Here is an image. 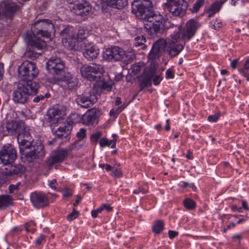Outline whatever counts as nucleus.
<instances>
[{"label":"nucleus","instance_id":"1","mask_svg":"<svg viewBox=\"0 0 249 249\" xmlns=\"http://www.w3.org/2000/svg\"><path fill=\"white\" fill-rule=\"evenodd\" d=\"M37 31H34L33 35L27 34L25 41L30 47L29 55L32 58L36 57L42 53V50L45 47L46 43L42 37L48 38L54 31V25L50 20L44 19L35 23Z\"/></svg>","mask_w":249,"mask_h":249},{"label":"nucleus","instance_id":"2","mask_svg":"<svg viewBox=\"0 0 249 249\" xmlns=\"http://www.w3.org/2000/svg\"><path fill=\"white\" fill-rule=\"evenodd\" d=\"M39 88V85L36 82L20 80L12 93V100L16 103L24 104L29 95L37 93Z\"/></svg>","mask_w":249,"mask_h":249},{"label":"nucleus","instance_id":"3","mask_svg":"<svg viewBox=\"0 0 249 249\" xmlns=\"http://www.w3.org/2000/svg\"><path fill=\"white\" fill-rule=\"evenodd\" d=\"M132 9L137 18L142 21L143 23L153 12L152 2L150 0H134Z\"/></svg>","mask_w":249,"mask_h":249},{"label":"nucleus","instance_id":"4","mask_svg":"<svg viewBox=\"0 0 249 249\" xmlns=\"http://www.w3.org/2000/svg\"><path fill=\"white\" fill-rule=\"evenodd\" d=\"M18 74L21 80L33 81L38 73L36 65L31 61H24L18 68Z\"/></svg>","mask_w":249,"mask_h":249},{"label":"nucleus","instance_id":"5","mask_svg":"<svg viewBox=\"0 0 249 249\" xmlns=\"http://www.w3.org/2000/svg\"><path fill=\"white\" fill-rule=\"evenodd\" d=\"M164 9L175 17H183L187 9L188 3L184 0H166Z\"/></svg>","mask_w":249,"mask_h":249},{"label":"nucleus","instance_id":"6","mask_svg":"<svg viewBox=\"0 0 249 249\" xmlns=\"http://www.w3.org/2000/svg\"><path fill=\"white\" fill-rule=\"evenodd\" d=\"M82 77L90 81H98L104 72L103 67L96 63L91 65H84L80 69Z\"/></svg>","mask_w":249,"mask_h":249},{"label":"nucleus","instance_id":"7","mask_svg":"<svg viewBox=\"0 0 249 249\" xmlns=\"http://www.w3.org/2000/svg\"><path fill=\"white\" fill-rule=\"evenodd\" d=\"M46 68L48 72L54 77L65 73V63L60 57L52 56L46 63Z\"/></svg>","mask_w":249,"mask_h":249},{"label":"nucleus","instance_id":"8","mask_svg":"<svg viewBox=\"0 0 249 249\" xmlns=\"http://www.w3.org/2000/svg\"><path fill=\"white\" fill-rule=\"evenodd\" d=\"M165 20L163 16L160 14L153 12L148 18L144 22V28L151 33H156L160 31L161 28L164 27Z\"/></svg>","mask_w":249,"mask_h":249},{"label":"nucleus","instance_id":"9","mask_svg":"<svg viewBox=\"0 0 249 249\" xmlns=\"http://www.w3.org/2000/svg\"><path fill=\"white\" fill-rule=\"evenodd\" d=\"M17 158V151L12 145H4L0 150V161L4 165L12 164Z\"/></svg>","mask_w":249,"mask_h":249},{"label":"nucleus","instance_id":"10","mask_svg":"<svg viewBox=\"0 0 249 249\" xmlns=\"http://www.w3.org/2000/svg\"><path fill=\"white\" fill-rule=\"evenodd\" d=\"M200 26V23L193 19L188 21L183 30L181 31L182 40L187 41L190 39L195 36L197 30Z\"/></svg>","mask_w":249,"mask_h":249},{"label":"nucleus","instance_id":"11","mask_svg":"<svg viewBox=\"0 0 249 249\" xmlns=\"http://www.w3.org/2000/svg\"><path fill=\"white\" fill-rule=\"evenodd\" d=\"M125 55V51L117 46L107 48L103 53V56L106 60L115 61L122 59Z\"/></svg>","mask_w":249,"mask_h":249},{"label":"nucleus","instance_id":"12","mask_svg":"<svg viewBox=\"0 0 249 249\" xmlns=\"http://www.w3.org/2000/svg\"><path fill=\"white\" fill-rule=\"evenodd\" d=\"M32 204L36 209H41L49 206L50 201L47 196L40 192H34L30 195Z\"/></svg>","mask_w":249,"mask_h":249},{"label":"nucleus","instance_id":"13","mask_svg":"<svg viewBox=\"0 0 249 249\" xmlns=\"http://www.w3.org/2000/svg\"><path fill=\"white\" fill-rule=\"evenodd\" d=\"M80 50H82L84 56L89 61L97 58L99 53V50L94 46L92 45L89 40H85L83 42H81Z\"/></svg>","mask_w":249,"mask_h":249},{"label":"nucleus","instance_id":"14","mask_svg":"<svg viewBox=\"0 0 249 249\" xmlns=\"http://www.w3.org/2000/svg\"><path fill=\"white\" fill-rule=\"evenodd\" d=\"M167 44L166 41L164 39L161 38L158 40L153 45L148 56V59L153 61L159 58L162 53L165 51Z\"/></svg>","mask_w":249,"mask_h":249},{"label":"nucleus","instance_id":"15","mask_svg":"<svg viewBox=\"0 0 249 249\" xmlns=\"http://www.w3.org/2000/svg\"><path fill=\"white\" fill-rule=\"evenodd\" d=\"M68 149L54 151L46 160V165L49 168H51L54 164L62 162L68 155Z\"/></svg>","mask_w":249,"mask_h":249},{"label":"nucleus","instance_id":"16","mask_svg":"<svg viewBox=\"0 0 249 249\" xmlns=\"http://www.w3.org/2000/svg\"><path fill=\"white\" fill-rule=\"evenodd\" d=\"M19 9V6L11 0H7L0 5V14L7 18H12Z\"/></svg>","mask_w":249,"mask_h":249},{"label":"nucleus","instance_id":"17","mask_svg":"<svg viewBox=\"0 0 249 249\" xmlns=\"http://www.w3.org/2000/svg\"><path fill=\"white\" fill-rule=\"evenodd\" d=\"M97 101L96 95L93 92H89L88 95L84 93L79 95L77 99V104L84 108H89Z\"/></svg>","mask_w":249,"mask_h":249},{"label":"nucleus","instance_id":"18","mask_svg":"<svg viewBox=\"0 0 249 249\" xmlns=\"http://www.w3.org/2000/svg\"><path fill=\"white\" fill-rule=\"evenodd\" d=\"M61 111L57 108L50 109L46 115L45 119L46 121L51 124V127L60 123L63 120L61 116Z\"/></svg>","mask_w":249,"mask_h":249},{"label":"nucleus","instance_id":"19","mask_svg":"<svg viewBox=\"0 0 249 249\" xmlns=\"http://www.w3.org/2000/svg\"><path fill=\"white\" fill-rule=\"evenodd\" d=\"M55 126H57L55 124L51 127L52 131L58 138H66L71 133L72 127L68 123L67 124L65 123L63 124L57 128L55 127Z\"/></svg>","mask_w":249,"mask_h":249},{"label":"nucleus","instance_id":"20","mask_svg":"<svg viewBox=\"0 0 249 249\" xmlns=\"http://www.w3.org/2000/svg\"><path fill=\"white\" fill-rule=\"evenodd\" d=\"M99 110L96 108L89 109L82 117L81 122L87 125H93L96 122L97 113Z\"/></svg>","mask_w":249,"mask_h":249},{"label":"nucleus","instance_id":"21","mask_svg":"<svg viewBox=\"0 0 249 249\" xmlns=\"http://www.w3.org/2000/svg\"><path fill=\"white\" fill-rule=\"evenodd\" d=\"M81 42H78L77 39H76L75 34L73 36L62 39L63 46L69 50H80Z\"/></svg>","mask_w":249,"mask_h":249},{"label":"nucleus","instance_id":"22","mask_svg":"<svg viewBox=\"0 0 249 249\" xmlns=\"http://www.w3.org/2000/svg\"><path fill=\"white\" fill-rule=\"evenodd\" d=\"M71 11L75 14L83 17L90 12L91 7L88 2L84 3L76 7H70Z\"/></svg>","mask_w":249,"mask_h":249},{"label":"nucleus","instance_id":"23","mask_svg":"<svg viewBox=\"0 0 249 249\" xmlns=\"http://www.w3.org/2000/svg\"><path fill=\"white\" fill-rule=\"evenodd\" d=\"M63 75L60 79L64 83L65 86H67L70 89H74L77 87L78 80L76 77L69 73Z\"/></svg>","mask_w":249,"mask_h":249},{"label":"nucleus","instance_id":"24","mask_svg":"<svg viewBox=\"0 0 249 249\" xmlns=\"http://www.w3.org/2000/svg\"><path fill=\"white\" fill-rule=\"evenodd\" d=\"M225 1L226 0L216 1L207 7L205 10V13L208 14V18H211L214 14L218 13Z\"/></svg>","mask_w":249,"mask_h":249},{"label":"nucleus","instance_id":"25","mask_svg":"<svg viewBox=\"0 0 249 249\" xmlns=\"http://www.w3.org/2000/svg\"><path fill=\"white\" fill-rule=\"evenodd\" d=\"M183 48L181 44L169 42L166 52L171 57H173L178 55Z\"/></svg>","mask_w":249,"mask_h":249},{"label":"nucleus","instance_id":"26","mask_svg":"<svg viewBox=\"0 0 249 249\" xmlns=\"http://www.w3.org/2000/svg\"><path fill=\"white\" fill-rule=\"evenodd\" d=\"M23 125H24V123L22 121H11L6 124L5 128L9 133H13L14 131L18 133L21 130V128L23 127Z\"/></svg>","mask_w":249,"mask_h":249},{"label":"nucleus","instance_id":"27","mask_svg":"<svg viewBox=\"0 0 249 249\" xmlns=\"http://www.w3.org/2000/svg\"><path fill=\"white\" fill-rule=\"evenodd\" d=\"M26 168L21 164L11 165L8 170L6 172L7 175H21L24 173Z\"/></svg>","mask_w":249,"mask_h":249},{"label":"nucleus","instance_id":"28","mask_svg":"<svg viewBox=\"0 0 249 249\" xmlns=\"http://www.w3.org/2000/svg\"><path fill=\"white\" fill-rule=\"evenodd\" d=\"M17 140L19 145V150L21 153L24 152L26 150H30L34 145H32V140H25L20 135L17 137Z\"/></svg>","mask_w":249,"mask_h":249},{"label":"nucleus","instance_id":"29","mask_svg":"<svg viewBox=\"0 0 249 249\" xmlns=\"http://www.w3.org/2000/svg\"><path fill=\"white\" fill-rule=\"evenodd\" d=\"M108 6L117 9H121L128 4L127 0H102Z\"/></svg>","mask_w":249,"mask_h":249},{"label":"nucleus","instance_id":"30","mask_svg":"<svg viewBox=\"0 0 249 249\" xmlns=\"http://www.w3.org/2000/svg\"><path fill=\"white\" fill-rule=\"evenodd\" d=\"M21 158L24 159V162H32L36 159H38L36 156V152L32 149L26 150L24 152L21 153Z\"/></svg>","mask_w":249,"mask_h":249},{"label":"nucleus","instance_id":"31","mask_svg":"<svg viewBox=\"0 0 249 249\" xmlns=\"http://www.w3.org/2000/svg\"><path fill=\"white\" fill-rule=\"evenodd\" d=\"M13 199L9 195L0 196V208L5 209L12 204Z\"/></svg>","mask_w":249,"mask_h":249},{"label":"nucleus","instance_id":"32","mask_svg":"<svg viewBox=\"0 0 249 249\" xmlns=\"http://www.w3.org/2000/svg\"><path fill=\"white\" fill-rule=\"evenodd\" d=\"M146 38L143 36H138L135 37L134 45L136 47H140L142 50L146 49L147 46L144 43L146 42Z\"/></svg>","mask_w":249,"mask_h":249},{"label":"nucleus","instance_id":"33","mask_svg":"<svg viewBox=\"0 0 249 249\" xmlns=\"http://www.w3.org/2000/svg\"><path fill=\"white\" fill-rule=\"evenodd\" d=\"M31 149L36 152V156L38 159L43 157L45 155L44 145L41 143L34 145Z\"/></svg>","mask_w":249,"mask_h":249},{"label":"nucleus","instance_id":"34","mask_svg":"<svg viewBox=\"0 0 249 249\" xmlns=\"http://www.w3.org/2000/svg\"><path fill=\"white\" fill-rule=\"evenodd\" d=\"M75 32L74 29L72 27L67 26L63 29L60 33L62 39L65 38H69V37L73 36L74 35Z\"/></svg>","mask_w":249,"mask_h":249},{"label":"nucleus","instance_id":"35","mask_svg":"<svg viewBox=\"0 0 249 249\" xmlns=\"http://www.w3.org/2000/svg\"><path fill=\"white\" fill-rule=\"evenodd\" d=\"M116 140L113 139L112 140L109 141L108 139L105 138H103L100 139L99 142V144L101 147H105L106 146H110L111 148H114L116 145Z\"/></svg>","mask_w":249,"mask_h":249},{"label":"nucleus","instance_id":"36","mask_svg":"<svg viewBox=\"0 0 249 249\" xmlns=\"http://www.w3.org/2000/svg\"><path fill=\"white\" fill-rule=\"evenodd\" d=\"M164 229V223L162 220L157 221L152 227L153 231L156 234L160 233Z\"/></svg>","mask_w":249,"mask_h":249},{"label":"nucleus","instance_id":"37","mask_svg":"<svg viewBox=\"0 0 249 249\" xmlns=\"http://www.w3.org/2000/svg\"><path fill=\"white\" fill-rule=\"evenodd\" d=\"M131 72L134 75L139 73L140 71L144 70V66L143 63L139 62L131 66Z\"/></svg>","mask_w":249,"mask_h":249},{"label":"nucleus","instance_id":"38","mask_svg":"<svg viewBox=\"0 0 249 249\" xmlns=\"http://www.w3.org/2000/svg\"><path fill=\"white\" fill-rule=\"evenodd\" d=\"M240 72L247 78V81H249V58L245 62L243 67L240 71Z\"/></svg>","mask_w":249,"mask_h":249},{"label":"nucleus","instance_id":"39","mask_svg":"<svg viewBox=\"0 0 249 249\" xmlns=\"http://www.w3.org/2000/svg\"><path fill=\"white\" fill-rule=\"evenodd\" d=\"M155 74L154 71H152L149 77L144 78L141 83V86L144 88L150 86L151 85V80L154 77Z\"/></svg>","mask_w":249,"mask_h":249},{"label":"nucleus","instance_id":"40","mask_svg":"<svg viewBox=\"0 0 249 249\" xmlns=\"http://www.w3.org/2000/svg\"><path fill=\"white\" fill-rule=\"evenodd\" d=\"M75 36L78 42H84L85 40H88L86 38V34L84 29H79Z\"/></svg>","mask_w":249,"mask_h":249},{"label":"nucleus","instance_id":"41","mask_svg":"<svg viewBox=\"0 0 249 249\" xmlns=\"http://www.w3.org/2000/svg\"><path fill=\"white\" fill-rule=\"evenodd\" d=\"M205 3V0H196L194 4L193 7L190 9L193 13L197 12L199 9L202 7Z\"/></svg>","mask_w":249,"mask_h":249},{"label":"nucleus","instance_id":"42","mask_svg":"<svg viewBox=\"0 0 249 249\" xmlns=\"http://www.w3.org/2000/svg\"><path fill=\"white\" fill-rule=\"evenodd\" d=\"M184 207L189 210L194 209L196 207L195 202L190 198H186L183 201Z\"/></svg>","mask_w":249,"mask_h":249},{"label":"nucleus","instance_id":"43","mask_svg":"<svg viewBox=\"0 0 249 249\" xmlns=\"http://www.w3.org/2000/svg\"><path fill=\"white\" fill-rule=\"evenodd\" d=\"M17 133H18V137H19L21 135L23 137V139L25 140H32L30 134L29 132L26 130L24 125H23V127L21 128V130L18 132Z\"/></svg>","mask_w":249,"mask_h":249},{"label":"nucleus","instance_id":"44","mask_svg":"<svg viewBox=\"0 0 249 249\" xmlns=\"http://www.w3.org/2000/svg\"><path fill=\"white\" fill-rule=\"evenodd\" d=\"M180 35H181V31L176 32L171 35V40L169 42H174L176 43H179V41L180 39L182 38L181 36L180 37Z\"/></svg>","mask_w":249,"mask_h":249},{"label":"nucleus","instance_id":"45","mask_svg":"<svg viewBox=\"0 0 249 249\" xmlns=\"http://www.w3.org/2000/svg\"><path fill=\"white\" fill-rule=\"evenodd\" d=\"M68 2L71 5L70 7H76L87 3L85 0H67Z\"/></svg>","mask_w":249,"mask_h":249},{"label":"nucleus","instance_id":"46","mask_svg":"<svg viewBox=\"0 0 249 249\" xmlns=\"http://www.w3.org/2000/svg\"><path fill=\"white\" fill-rule=\"evenodd\" d=\"M79 212L75 208H73L72 212L68 215L67 219L69 221H71L77 218Z\"/></svg>","mask_w":249,"mask_h":249},{"label":"nucleus","instance_id":"47","mask_svg":"<svg viewBox=\"0 0 249 249\" xmlns=\"http://www.w3.org/2000/svg\"><path fill=\"white\" fill-rule=\"evenodd\" d=\"M86 130L84 128H81L76 134V136L79 141L84 139L86 136Z\"/></svg>","mask_w":249,"mask_h":249},{"label":"nucleus","instance_id":"48","mask_svg":"<svg viewBox=\"0 0 249 249\" xmlns=\"http://www.w3.org/2000/svg\"><path fill=\"white\" fill-rule=\"evenodd\" d=\"M220 115V113L219 112L215 113L214 115L209 116L208 120L210 122H216L218 120Z\"/></svg>","mask_w":249,"mask_h":249},{"label":"nucleus","instance_id":"49","mask_svg":"<svg viewBox=\"0 0 249 249\" xmlns=\"http://www.w3.org/2000/svg\"><path fill=\"white\" fill-rule=\"evenodd\" d=\"M103 89H106L108 91H111L112 88L111 82H103L102 84Z\"/></svg>","mask_w":249,"mask_h":249},{"label":"nucleus","instance_id":"50","mask_svg":"<svg viewBox=\"0 0 249 249\" xmlns=\"http://www.w3.org/2000/svg\"><path fill=\"white\" fill-rule=\"evenodd\" d=\"M50 96V95L49 93H46L45 95H39L33 99V101L35 103H38L40 101L43 100L44 99V97L48 98Z\"/></svg>","mask_w":249,"mask_h":249},{"label":"nucleus","instance_id":"51","mask_svg":"<svg viewBox=\"0 0 249 249\" xmlns=\"http://www.w3.org/2000/svg\"><path fill=\"white\" fill-rule=\"evenodd\" d=\"M72 194L73 191L72 190L66 188L64 190L63 195L64 197H68L71 196L72 195Z\"/></svg>","mask_w":249,"mask_h":249},{"label":"nucleus","instance_id":"52","mask_svg":"<svg viewBox=\"0 0 249 249\" xmlns=\"http://www.w3.org/2000/svg\"><path fill=\"white\" fill-rule=\"evenodd\" d=\"M19 183H18L15 185L11 184L9 186V192L10 194L14 193L15 191L18 190V186Z\"/></svg>","mask_w":249,"mask_h":249},{"label":"nucleus","instance_id":"53","mask_svg":"<svg viewBox=\"0 0 249 249\" xmlns=\"http://www.w3.org/2000/svg\"><path fill=\"white\" fill-rule=\"evenodd\" d=\"M45 241V236L41 234L40 236L36 240V246L40 245L41 244L44 242Z\"/></svg>","mask_w":249,"mask_h":249},{"label":"nucleus","instance_id":"54","mask_svg":"<svg viewBox=\"0 0 249 249\" xmlns=\"http://www.w3.org/2000/svg\"><path fill=\"white\" fill-rule=\"evenodd\" d=\"M101 133L100 132H98L97 133L93 134L91 136V139L92 141H93L95 142H96L98 141V140L99 139V138L101 137Z\"/></svg>","mask_w":249,"mask_h":249},{"label":"nucleus","instance_id":"55","mask_svg":"<svg viewBox=\"0 0 249 249\" xmlns=\"http://www.w3.org/2000/svg\"><path fill=\"white\" fill-rule=\"evenodd\" d=\"M102 212V208H101V207L98 208L96 210H93L91 212L92 216L93 218H96V217H97L98 214L99 213H101Z\"/></svg>","mask_w":249,"mask_h":249},{"label":"nucleus","instance_id":"56","mask_svg":"<svg viewBox=\"0 0 249 249\" xmlns=\"http://www.w3.org/2000/svg\"><path fill=\"white\" fill-rule=\"evenodd\" d=\"M111 176L116 178H121L122 177V173L119 170H115L112 172Z\"/></svg>","mask_w":249,"mask_h":249},{"label":"nucleus","instance_id":"57","mask_svg":"<svg viewBox=\"0 0 249 249\" xmlns=\"http://www.w3.org/2000/svg\"><path fill=\"white\" fill-rule=\"evenodd\" d=\"M174 77V74L171 69H168L166 72V78H173Z\"/></svg>","mask_w":249,"mask_h":249},{"label":"nucleus","instance_id":"58","mask_svg":"<svg viewBox=\"0 0 249 249\" xmlns=\"http://www.w3.org/2000/svg\"><path fill=\"white\" fill-rule=\"evenodd\" d=\"M161 80L162 78L160 75H157L153 79V83L155 85H158Z\"/></svg>","mask_w":249,"mask_h":249},{"label":"nucleus","instance_id":"59","mask_svg":"<svg viewBox=\"0 0 249 249\" xmlns=\"http://www.w3.org/2000/svg\"><path fill=\"white\" fill-rule=\"evenodd\" d=\"M56 184V180L55 179H53L50 181L49 186L52 189H53L54 190H56V187L55 186V184Z\"/></svg>","mask_w":249,"mask_h":249},{"label":"nucleus","instance_id":"60","mask_svg":"<svg viewBox=\"0 0 249 249\" xmlns=\"http://www.w3.org/2000/svg\"><path fill=\"white\" fill-rule=\"evenodd\" d=\"M168 234L169 238L173 239L178 235V232L173 231H169Z\"/></svg>","mask_w":249,"mask_h":249},{"label":"nucleus","instance_id":"61","mask_svg":"<svg viewBox=\"0 0 249 249\" xmlns=\"http://www.w3.org/2000/svg\"><path fill=\"white\" fill-rule=\"evenodd\" d=\"M101 208H102V211L104 209H106L107 212H110L112 210V207L106 204H103Z\"/></svg>","mask_w":249,"mask_h":249},{"label":"nucleus","instance_id":"62","mask_svg":"<svg viewBox=\"0 0 249 249\" xmlns=\"http://www.w3.org/2000/svg\"><path fill=\"white\" fill-rule=\"evenodd\" d=\"M4 73V65L0 63V81L2 79Z\"/></svg>","mask_w":249,"mask_h":249},{"label":"nucleus","instance_id":"63","mask_svg":"<svg viewBox=\"0 0 249 249\" xmlns=\"http://www.w3.org/2000/svg\"><path fill=\"white\" fill-rule=\"evenodd\" d=\"M140 192H142V194H145L147 192V190H145L142 188H139L138 190H135L133 191V193L135 194H138Z\"/></svg>","mask_w":249,"mask_h":249},{"label":"nucleus","instance_id":"64","mask_svg":"<svg viewBox=\"0 0 249 249\" xmlns=\"http://www.w3.org/2000/svg\"><path fill=\"white\" fill-rule=\"evenodd\" d=\"M135 54L134 53H130L129 55H126V57L128 58L127 60L129 61H132L135 58Z\"/></svg>","mask_w":249,"mask_h":249}]
</instances>
